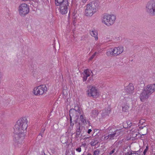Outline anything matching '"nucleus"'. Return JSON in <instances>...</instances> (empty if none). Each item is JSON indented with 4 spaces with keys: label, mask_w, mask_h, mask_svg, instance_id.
<instances>
[{
    "label": "nucleus",
    "mask_w": 155,
    "mask_h": 155,
    "mask_svg": "<svg viewBox=\"0 0 155 155\" xmlns=\"http://www.w3.org/2000/svg\"><path fill=\"white\" fill-rule=\"evenodd\" d=\"M70 120H71V125H72V124H71V117H70Z\"/></svg>",
    "instance_id": "35"
},
{
    "label": "nucleus",
    "mask_w": 155,
    "mask_h": 155,
    "mask_svg": "<svg viewBox=\"0 0 155 155\" xmlns=\"http://www.w3.org/2000/svg\"><path fill=\"white\" fill-rule=\"evenodd\" d=\"M114 152V149L110 152V153H109L110 154V155L112 154V153H113Z\"/></svg>",
    "instance_id": "29"
},
{
    "label": "nucleus",
    "mask_w": 155,
    "mask_h": 155,
    "mask_svg": "<svg viewBox=\"0 0 155 155\" xmlns=\"http://www.w3.org/2000/svg\"><path fill=\"white\" fill-rule=\"evenodd\" d=\"M116 19V17L114 15L105 14L102 16L101 21L103 24L110 27L114 24Z\"/></svg>",
    "instance_id": "4"
},
{
    "label": "nucleus",
    "mask_w": 155,
    "mask_h": 155,
    "mask_svg": "<svg viewBox=\"0 0 155 155\" xmlns=\"http://www.w3.org/2000/svg\"><path fill=\"white\" fill-rule=\"evenodd\" d=\"M98 114V112L97 110H93L91 113V116L92 117H96Z\"/></svg>",
    "instance_id": "21"
},
{
    "label": "nucleus",
    "mask_w": 155,
    "mask_h": 155,
    "mask_svg": "<svg viewBox=\"0 0 155 155\" xmlns=\"http://www.w3.org/2000/svg\"><path fill=\"white\" fill-rule=\"evenodd\" d=\"M76 150L78 152H80L81 151V147H79L76 149Z\"/></svg>",
    "instance_id": "27"
},
{
    "label": "nucleus",
    "mask_w": 155,
    "mask_h": 155,
    "mask_svg": "<svg viewBox=\"0 0 155 155\" xmlns=\"http://www.w3.org/2000/svg\"><path fill=\"white\" fill-rule=\"evenodd\" d=\"M87 94L88 96L94 98H97L99 96V91L95 87L90 85L87 86Z\"/></svg>",
    "instance_id": "7"
},
{
    "label": "nucleus",
    "mask_w": 155,
    "mask_h": 155,
    "mask_svg": "<svg viewBox=\"0 0 155 155\" xmlns=\"http://www.w3.org/2000/svg\"><path fill=\"white\" fill-rule=\"evenodd\" d=\"M90 34L94 38L95 40H98V33L97 30L92 29L90 31Z\"/></svg>",
    "instance_id": "15"
},
{
    "label": "nucleus",
    "mask_w": 155,
    "mask_h": 155,
    "mask_svg": "<svg viewBox=\"0 0 155 155\" xmlns=\"http://www.w3.org/2000/svg\"><path fill=\"white\" fill-rule=\"evenodd\" d=\"M87 0H82L83 3H85Z\"/></svg>",
    "instance_id": "32"
},
{
    "label": "nucleus",
    "mask_w": 155,
    "mask_h": 155,
    "mask_svg": "<svg viewBox=\"0 0 155 155\" xmlns=\"http://www.w3.org/2000/svg\"><path fill=\"white\" fill-rule=\"evenodd\" d=\"M148 146H147L146 147V148L144 150L143 153V155H145L146 153V152L147 151V150H148Z\"/></svg>",
    "instance_id": "25"
},
{
    "label": "nucleus",
    "mask_w": 155,
    "mask_h": 155,
    "mask_svg": "<svg viewBox=\"0 0 155 155\" xmlns=\"http://www.w3.org/2000/svg\"><path fill=\"white\" fill-rule=\"evenodd\" d=\"M91 131H92V130L91 129H89L88 130L87 133L88 134H89L91 132Z\"/></svg>",
    "instance_id": "31"
},
{
    "label": "nucleus",
    "mask_w": 155,
    "mask_h": 155,
    "mask_svg": "<svg viewBox=\"0 0 155 155\" xmlns=\"http://www.w3.org/2000/svg\"><path fill=\"white\" fill-rule=\"evenodd\" d=\"M100 8V2L94 1L88 4L85 10V15L88 17H91Z\"/></svg>",
    "instance_id": "2"
},
{
    "label": "nucleus",
    "mask_w": 155,
    "mask_h": 155,
    "mask_svg": "<svg viewBox=\"0 0 155 155\" xmlns=\"http://www.w3.org/2000/svg\"><path fill=\"white\" fill-rule=\"evenodd\" d=\"M74 155H75V153H74Z\"/></svg>",
    "instance_id": "39"
},
{
    "label": "nucleus",
    "mask_w": 155,
    "mask_h": 155,
    "mask_svg": "<svg viewBox=\"0 0 155 155\" xmlns=\"http://www.w3.org/2000/svg\"><path fill=\"white\" fill-rule=\"evenodd\" d=\"M18 11L21 17H24L29 12V8L26 4H21L18 7Z\"/></svg>",
    "instance_id": "9"
},
{
    "label": "nucleus",
    "mask_w": 155,
    "mask_h": 155,
    "mask_svg": "<svg viewBox=\"0 0 155 155\" xmlns=\"http://www.w3.org/2000/svg\"><path fill=\"white\" fill-rule=\"evenodd\" d=\"M125 155H140L138 151H129L125 153Z\"/></svg>",
    "instance_id": "16"
},
{
    "label": "nucleus",
    "mask_w": 155,
    "mask_h": 155,
    "mask_svg": "<svg viewBox=\"0 0 155 155\" xmlns=\"http://www.w3.org/2000/svg\"><path fill=\"white\" fill-rule=\"evenodd\" d=\"M100 151L98 150L97 149L95 150L93 152V155H99Z\"/></svg>",
    "instance_id": "23"
},
{
    "label": "nucleus",
    "mask_w": 155,
    "mask_h": 155,
    "mask_svg": "<svg viewBox=\"0 0 155 155\" xmlns=\"http://www.w3.org/2000/svg\"><path fill=\"white\" fill-rule=\"evenodd\" d=\"M80 128H79L78 129H77V131L78 132H80Z\"/></svg>",
    "instance_id": "34"
},
{
    "label": "nucleus",
    "mask_w": 155,
    "mask_h": 155,
    "mask_svg": "<svg viewBox=\"0 0 155 155\" xmlns=\"http://www.w3.org/2000/svg\"><path fill=\"white\" fill-rule=\"evenodd\" d=\"M97 54V52H95L93 55H92L90 58V60H91L93 59L94 57L95 56L96 54Z\"/></svg>",
    "instance_id": "26"
},
{
    "label": "nucleus",
    "mask_w": 155,
    "mask_h": 155,
    "mask_svg": "<svg viewBox=\"0 0 155 155\" xmlns=\"http://www.w3.org/2000/svg\"><path fill=\"white\" fill-rule=\"evenodd\" d=\"M144 122V120L143 119H142L140 120L139 123L140 124H142Z\"/></svg>",
    "instance_id": "28"
},
{
    "label": "nucleus",
    "mask_w": 155,
    "mask_h": 155,
    "mask_svg": "<svg viewBox=\"0 0 155 155\" xmlns=\"http://www.w3.org/2000/svg\"><path fill=\"white\" fill-rule=\"evenodd\" d=\"M98 45H99V46H100L101 45V44L100 43H99L98 44Z\"/></svg>",
    "instance_id": "38"
},
{
    "label": "nucleus",
    "mask_w": 155,
    "mask_h": 155,
    "mask_svg": "<svg viewBox=\"0 0 155 155\" xmlns=\"http://www.w3.org/2000/svg\"><path fill=\"white\" fill-rule=\"evenodd\" d=\"M155 91V84H150L145 87L141 93L140 98L142 101H144Z\"/></svg>",
    "instance_id": "3"
},
{
    "label": "nucleus",
    "mask_w": 155,
    "mask_h": 155,
    "mask_svg": "<svg viewBox=\"0 0 155 155\" xmlns=\"http://www.w3.org/2000/svg\"><path fill=\"white\" fill-rule=\"evenodd\" d=\"M56 5L59 6V12L62 14H66L69 6L68 0H55Z\"/></svg>",
    "instance_id": "5"
},
{
    "label": "nucleus",
    "mask_w": 155,
    "mask_h": 155,
    "mask_svg": "<svg viewBox=\"0 0 155 155\" xmlns=\"http://www.w3.org/2000/svg\"><path fill=\"white\" fill-rule=\"evenodd\" d=\"M98 142L97 139H95L92 140L90 143V144L92 146H94L97 144Z\"/></svg>",
    "instance_id": "22"
},
{
    "label": "nucleus",
    "mask_w": 155,
    "mask_h": 155,
    "mask_svg": "<svg viewBox=\"0 0 155 155\" xmlns=\"http://www.w3.org/2000/svg\"><path fill=\"white\" fill-rule=\"evenodd\" d=\"M28 120L24 117L19 119L15 125L14 133L15 134L13 139L14 145L16 147H20L24 143L25 133L27 127Z\"/></svg>",
    "instance_id": "1"
},
{
    "label": "nucleus",
    "mask_w": 155,
    "mask_h": 155,
    "mask_svg": "<svg viewBox=\"0 0 155 155\" xmlns=\"http://www.w3.org/2000/svg\"><path fill=\"white\" fill-rule=\"evenodd\" d=\"M134 87L132 84H130L126 87L125 91L127 94H131L134 93Z\"/></svg>",
    "instance_id": "14"
},
{
    "label": "nucleus",
    "mask_w": 155,
    "mask_h": 155,
    "mask_svg": "<svg viewBox=\"0 0 155 155\" xmlns=\"http://www.w3.org/2000/svg\"><path fill=\"white\" fill-rule=\"evenodd\" d=\"M80 109L79 107L78 106H75L74 109H71L69 111L70 116L71 117L74 116H76L80 114Z\"/></svg>",
    "instance_id": "12"
},
{
    "label": "nucleus",
    "mask_w": 155,
    "mask_h": 155,
    "mask_svg": "<svg viewBox=\"0 0 155 155\" xmlns=\"http://www.w3.org/2000/svg\"><path fill=\"white\" fill-rule=\"evenodd\" d=\"M83 75V80L84 81H85L87 79L88 77L90 75H92V71L88 69L85 70L82 74Z\"/></svg>",
    "instance_id": "13"
},
{
    "label": "nucleus",
    "mask_w": 155,
    "mask_h": 155,
    "mask_svg": "<svg viewBox=\"0 0 155 155\" xmlns=\"http://www.w3.org/2000/svg\"><path fill=\"white\" fill-rule=\"evenodd\" d=\"M80 120L84 124H87V121L85 117H84L82 115H81L80 117Z\"/></svg>",
    "instance_id": "20"
},
{
    "label": "nucleus",
    "mask_w": 155,
    "mask_h": 155,
    "mask_svg": "<svg viewBox=\"0 0 155 155\" xmlns=\"http://www.w3.org/2000/svg\"><path fill=\"white\" fill-rule=\"evenodd\" d=\"M47 90L46 86L44 85H41L34 88L33 93L35 95H42L46 93Z\"/></svg>",
    "instance_id": "10"
},
{
    "label": "nucleus",
    "mask_w": 155,
    "mask_h": 155,
    "mask_svg": "<svg viewBox=\"0 0 155 155\" xmlns=\"http://www.w3.org/2000/svg\"><path fill=\"white\" fill-rule=\"evenodd\" d=\"M129 108V107L127 104L122 106V110L124 112H127Z\"/></svg>",
    "instance_id": "19"
},
{
    "label": "nucleus",
    "mask_w": 155,
    "mask_h": 155,
    "mask_svg": "<svg viewBox=\"0 0 155 155\" xmlns=\"http://www.w3.org/2000/svg\"><path fill=\"white\" fill-rule=\"evenodd\" d=\"M41 155H46L44 151L43 150L41 152Z\"/></svg>",
    "instance_id": "30"
},
{
    "label": "nucleus",
    "mask_w": 155,
    "mask_h": 155,
    "mask_svg": "<svg viewBox=\"0 0 155 155\" xmlns=\"http://www.w3.org/2000/svg\"><path fill=\"white\" fill-rule=\"evenodd\" d=\"M110 110L109 108L106 109H104L103 110L101 113V115L102 117H104L106 115H108L110 113Z\"/></svg>",
    "instance_id": "17"
},
{
    "label": "nucleus",
    "mask_w": 155,
    "mask_h": 155,
    "mask_svg": "<svg viewBox=\"0 0 155 155\" xmlns=\"http://www.w3.org/2000/svg\"><path fill=\"white\" fill-rule=\"evenodd\" d=\"M131 123L130 121L124 122L123 123V127L124 128L130 127L131 126Z\"/></svg>",
    "instance_id": "18"
},
{
    "label": "nucleus",
    "mask_w": 155,
    "mask_h": 155,
    "mask_svg": "<svg viewBox=\"0 0 155 155\" xmlns=\"http://www.w3.org/2000/svg\"><path fill=\"white\" fill-rule=\"evenodd\" d=\"M121 132L119 130H116L114 128L110 130L109 134L108 135H104L101 139V140L107 142L110 140L114 139L120 134Z\"/></svg>",
    "instance_id": "6"
},
{
    "label": "nucleus",
    "mask_w": 155,
    "mask_h": 155,
    "mask_svg": "<svg viewBox=\"0 0 155 155\" xmlns=\"http://www.w3.org/2000/svg\"><path fill=\"white\" fill-rule=\"evenodd\" d=\"M124 51L123 47L119 46L111 48L106 52V55L108 56H112L118 55L122 53Z\"/></svg>",
    "instance_id": "8"
},
{
    "label": "nucleus",
    "mask_w": 155,
    "mask_h": 155,
    "mask_svg": "<svg viewBox=\"0 0 155 155\" xmlns=\"http://www.w3.org/2000/svg\"><path fill=\"white\" fill-rule=\"evenodd\" d=\"M1 78V73H0V78Z\"/></svg>",
    "instance_id": "37"
},
{
    "label": "nucleus",
    "mask_w": 155,
    "mask_h": 155,
    "mask_svg": "<svg viewBox=\"0 0 155 155\" xmlns=\"http://www.w3.org/2000/svg\"><path fill=\"white\" fill-rule=\"evenodd\" d=\"M130 137H127V138H126V139L127 140H130Z\"/></svg>",
    "instance_id": "33"
},
{
    "label": "nucleus",
    "mask_w": 155,
    "mask_h": 155,
    "mask_svg": "<svg viewBox=\"0 0 155 155\" xmlns=\"http://www.w3.org/2000/svg\"><path fill=\"white\" fill-rule=\"evenodd\" d=\"M147 12L153 15H155V1H151L148 3L146 6Z\"/></svg>",
    "instance_id": "11"
},
{
    "label": "nucleus",
    "mask_w": 155,
    "mask_h": 155,
    "mask_svg": "<svg viewBox=\"0 0 155 155\" xmlns=\"http://www.w3.org/2000/svg\"><path fill=\"white\" fill-rule=\"evenodd\" d=\"M87 155H91V154L90 153H88L87 154Z\"/></svg>",
    "instance_id": "36"
},
{
    "label": "nucleus",
    "mask_w": 155,
    "mask_h": 155,
    "mask_svg": "<svg viewBox=\"0 0 155 155\" xmlns=\"http://www.w3.org/2000/svg\"><path fill=\"white\" fill-rule=\"evenodd\" d=\"M45 130V128H43L41 129V131L39 134V135L41 136V137L42 136V135H43L44 131Z\"/></svg>",
    "instance_id": "24"
}]
</instances>
